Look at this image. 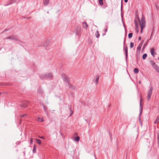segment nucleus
I'll list each match as a JSON object with an SVG mask.
<instances>
[{"instance_id":"1a4fd4ad","label":"nucleus","mask_w":159,"mask_h":159,"mask_svg":"<svg viewBox=\"0 0 159 159\" xmlns=\"http://www.w3.org/2000/svg\"><path fill=\"white\" fill-rule=\"evenodd\" d=\"M82 27L84 28L87 29L88 27V25L86 22H82Z\"/></svg>"},{"instance_id":"c85d7f7f","label":"nucleus","mask_w":159,"mask_h":159,"mask_svg":"<svg viewBox=\"0 0 159 159\" xmlns=\"http://www.w3.org/2000/svg\"><path fill=\"white\" fill-rule=\"evenodd\" d=\"M148 43V41H147L146 43H145L144 44L143 48V50L145 48V47L147 45Z\"/></svg>"},{"instance_id":"5701e85b","label":"nucleus","mask_w":159,"mask_h":159,"mask_svg":"<svg viewBox=\"0 0 159 159\" xmlns=\"http://www.w3.org/2000/svg\"><path fill=\"white\" fill-rule=\"evenodd\" d=\"M142 47V46H141V45H140V44H139L137 48V51L140 52Z\"/></svg>"},{"instance_id":"6e6552de","label":"nucleus","mask_w":159,"mask_h":159,"mask_svg":"<svg viewBox=\"0 0 159 159\" xmlns=\"http://www.w3.org/2000/svg\"><path fill=\"white\" fill-rule=\"evenodd\" d=\"M99 79V76L98 75H96V76L94 78L93 80L94 82L95 83L96 85L98 84V80Z\"/></svg>"},{"instance_id":"9b49d317","label":"nucleus","mask_w":159,"mask_h":159,"mask_svg":"<svg viewBox=\"0 0 159 159\" xmlns=\"http://www.w3.org/2000/svg\"><path fill=\"white\" fill-rule=\"evenodd\" d=\"M16 0H11L10 1H8V3L7 4H5L4 5L5 6H7L8 5H10L14 3L15 2Z\"/></svg>"},{"instance_id":"37998d69","label":"nucleus","mask_w":159,"mask_h":159,"mask_svg":"<svg viewBox=\"0 0 159 159\" xmlns=\"http://www.w3.org/2000/svg\"><path fill=\"white\" fill-rule=\"evenodd\" d=\"M125 41H126V40H125V38L124 40V43H123V44H124V46L125 45Z\"/></svg>"},{"instance_id":"864d4df0","label":"nucleus","mask_w":159,"mask_h":159,"mask_svg":"<svg viewBox=\"0 0 159 159\" xmlns=\"http://www.w3.org/2000/svg\"><path fill=\"white\" fill-rule=\"evenodd\" d=\"M1 93H0V95H1Z\"/></svg>"},{"instance_id":"3c124183","label":"nucleus","mask_w":159,"mask_h":159,"mask_svg":"<svg viewBox=\"0 0 159 159\" xmlns=\"http://www.w3.org/2000/svg\"><path fill=\"white\" fill-rule=\"evenodd\" d=\"M94 155L95 157V153H94Z\"/></svg>"},{"instance_id":"ddd939ff","label":"nucleus","mask_w":159,"mask_h":159,"mask_svg":"<svg viewBox=\"0 0 159 159\" xmlns=\"http://www.w3.org/2000/svg\"><path fill=\"white\" fill-rule=\"evenodd\" d=\"M49 0H43V4L44 6H47L49 3Z\"/></svg>"},{"instance_id":"423d86ee","label":"nucleus","mask_w":159,"mask_h":159,"mask_svg":"<svg viewBox=\"0 0 159 159\" xmlns=\"http://www.w3.org/2000/svg\"><path fill=\"white\" fill-rule=\"evenodd\" d=\"M29 103L28 101H24L23 103L20 104V106L22 107L25 108L27 106V105Z\"/></svg>"},{"instance_id":"412c9836","label":"nucleus","mask_w":159,"mask_h":159,"mask_svg":"<svg viewBox=\"0 0 159 159\" xmlns=\"http://www.w3.org/2000/svg\"><path fill=\"white\" fill-rule=\"evenodd\" d=\"M36 152V146L34 145L33 146V153H35Z\"/></svg>"},{"instance_id":"c756f323","label":"nucleus","mask_w":159,"mask_h":159,"mask_svg":"<svg viewBox=\"0 0 159 159\" xmlns=\"http://www.w3.org/2000/svg\"><path fill=\"white\" fill-rule=\"evenodd\" d=\"M134 46V44L132 42H131L130 43V48H132Z\"/></svg>"},{"instance_id":"e433bc0d","label":"nucleus","mask_w":159,"mask_h":159,"mask_svg":"<svg viewBox=\"0 0 159 159\" xmlns=\"http://www.w3.org/2000/svg\"><path fill=\"white\" fill-rule=\"evenodd\" d=\"M107 28L106 27V28H105L104 29V31L105 32V33H106L107 32Z\"/></svg>"},{"instance_id":"2f4dec72","label":"nucleus","mask_w":159,"mask_h":159,"mask_svg":"<svg viewBox=\"0 0 159 159\" xmlns=\"http://www.w3.org/2000/svg\"><path fill=\"white\" fill-rule=\"evenodd\" d=\"M134 23L135 24V26L136 27V28H138V24L137 21L135 20H134Z\"/></svg>"},{"instance_id":"aec40b11","label":"nucleus","mask_w":159,"mask_h":159,"mask_svg":"<svg viewBox=\"0 0 159 159\" xmlns=\"http://www.w3.org/2000/svg\"><path fill=\"white\" fill-rule=\"evenodd\" d=\"M141 116H140L139 115V121L140 123L141 124V125L142 126V120L141 119Z\"/></svg>"},{"instance_id":"c03bdc74","label":"nucleus","mask_w":159,"mask_h":159,"mask_svg":"<svg viewBox=\"0 0 159 159\" xmlns=\"http://www.w3.org/2000/svg\"><path fill=\"white\" fill-rule=\"evenodd\" d=\"M128 0H124V2L126 3L128 2Z\"/></svg>"},{"instance_id":"6ab92c4d","label":"nucleus","mask_w":159,"mask_h":159,"mask_svg":"<svg viewBox=\"0 0 159 159\" xmlns=\"http://www.w3.org/2000/svg\"><path fill=\"white\" fill-rule=\"evenodd\" d=\"M159 73V67L157 65L154 68Z\"/></svg>"},{"instance_id":"473e14b6","label":"nucleus","mask_w":159,"mask_h":159,"mask_svg":"<svg viewBox=\"0 0 159 159\" xmlns=\"http://www.w3.org/2000/svg\"><path fill=\"white\" fill-rule=\"evenodd\" d=\"M27 116V114H24L22 115H20V117H23L24 116Z\"/></svg>"},{"instance_id":"20e7f679","label":"nucleus","mask_w":159,"mask_h":159,"mask_svg":"<svg viewBox=\"0 0 159 159\" xmlns=\"http://www.w3.org/2000/svg\"><path fill=\"white\" fill-rule=\"evenodd\" d=\"M153 90V87H151L149 89L148 92V93L147 96V99L149 101L150 99L151 95H152V91Z\"/></svg>"},{"instance_id":"f257e3e1","label":"nucleus","mask_w":159,"mask_h":159,"mask_svg":"<svg viewBox=\"0 0 159 159\" xmlns=\"http://www.w3.org/2000/svg\"><path fill=\"white\" fill-rule=\"evenodd\" d=\"M61 76L64 82L67 84V85L69 86L70 89L74 90L76 89V86L70 84V79L66 75L62 74L61 75Z\"/></svg>"},{"instance_id":"a878e982","label":"nucleus","mask_w":159,"mask_h":159,"mask_svg":"<svg viewBox=\"0 0 159 159\" xmlns=\"http://www.w3.org/2000/svg\"><path fill=\"white\" fill-rule=\"evenodd\" d=\"M80 137L78 136L75 138V140L76 141H79L80 140Z\"/></svg>"},{"instance_id":"dca6fc26","label":"nucleus","mask_w":159,"mask_h":159,"mask_svg":"<svg viewBox=\"0 0 159 159\" xmlns=\"http://www.w3.org/2000/svg\"><path fill=\"white\" fill-rule=\"evenodd\" d=\"M37 120L40 122H42L44 121V120L43 118L40 119V118L39 117H38L37 118Z\"/></svg>"},{"instance_id":"4468645a","label":"nucleus","mask_w":159,"mask_h":159,"mask_svg":"<svg viewBox=\"0 0 159 159\" xmlns=\"http://www.w3.org/2000/svg\"><path fill=\"white\" fill-rule=\"evenodd\" d=\"M150 63L154 68L155 66H157V65L155 64V63L152 61H150Z\"/></svg>"},{"instance_id":"603ef678","label":"nucleus","mask_w":159,"mask_h":159,"mask_svg":"<svg viewBox=\"0 0 159 159\" xmlns=\"http://www.w3.org/2000/svg\"><path fill=\"white\" fill-rule=\"evenodd\" d=\"M139 83H141L140 81H139Z\"/></svg>"},{"instance_id":"79ce46f5","label":"nucleus","mask_w":159,"mask_h":159,"mask_svg":"<svg viewBox=\"0 0 159 159\" xmlns=\"http://www.w3.org/2000/svg\"><path fill=\"white\" fill-rule=\"evenodd\" d=\"M156 119L158 121H159V116H157Z\"/></svg>"},{"instance_id":"f8f14e48","label":"nucleus","mask_w":159,"mask_h":159,"mask_svg":"<svg viewBox=\"0 0 159 159\" xmlns=\"http://www.w3.org/2000/svg\"><path fill=\"white\" fill-rule=\"evenodd\" d=\"M150 52H151V53L152 56L153 57H155L154 54L155 53L154 49L153 48H152L151 49Z\"/></svg>"},{"instance_id":"f3484780","label":"nucleus","mask_w":159,"mask_h":159,"mask_svg":"<svg viewBox=\"0 0 159 159\" xmlns=\"http://www.w3.org/2000/svg\"><path fill=\"white\" fill-rule=\"evenodd\" d=\"M95 34L96 37L97 38H98L99 37V36H100V34L99 33V32L98 30H97L96 31Z\"/></svg>"},{"instance_id":"cd10ccee","label":"nucleus","mask_w":159,"mask_h":159,"mask_svg":"<svg viewBox=\"0 0 159 159\" xmlns=\"http://www.w3.org/2000/svg\"><path fill=\"white\" fill-rule=\"evenodd\" d=\"M100 4L101 5H102L103 4V0H98Z\"/></svg>"},{"instance_id":"ea45409f","label":"nucleus","mask_w":159,"mask_h":159,"mask_svg":"<svg viewBox=\"0 0 159 159\" xmlns=\"http://www.w3.org/2000/svg\"><path fill=\"white\" fill-rule=\"evenodd\" d=\"M8 30H3L2 32H1V33H4V32H6V31H8Z\"/></svg>"},{"instance_id":"9d476101","label":"nucleus","mask_w":159,"mask_h":159,"mask_svg":"<svg viewBox=\"0 0 159 159\" xmlns=\"http://www.w3.org/2000/svg\"><path fill=\"white\" fill-rule=\"evenodd\" d=\"M143 107L141 106V98L140 102V113L139 115L141 116L142 111Z\"/></svg>"},{"instance_id":"4c0bfd02","label":"nucleus","mask_w":159,"mask_h":159,"mask_svg":"<svg viewBox=\"0 0 159 159\" xmlns=\"http://www.w3.org/2000/svg\"><path fill=\"white\" fill-rule=\"evenodd\" d=\"M30 143L31 144H32L33 143V140L32 138H31L30 139Z\"/></svg>"},{"instance_id":"a18cd8bd","label":"nucleus","mask_w":159,"mask_h":159,"mask_svg":"<svg viewBox=\"0 0 159 159\" xmlns=\"http://www.w3.org/2000/svg\"><path fill=\"white\" fill-rule=\"evenodd\" d=\"M141 39V37H139V40H140Z\"/></svg>"},{"instance_id":"393cba45","label":"nucleus","mask_w":159,"mask_h":159,"mask_svg":"<svg viewBox=\"0 0 159 159\" xmlns=\"http://www.w3.org/2000/svg\"><path fill=\"white\" fill-rule=\"evenodd\" d=\"M134 71L135 73H137L139 72V70L138 68H135L134 69Z\"/></svg>"},{"instance_id":"7c9ffc66","label":"nucleus","mask_w":159,"mask_h":159,"mask_svg":"<svg viewBox=\"0 0 159 159\" xmlns=\"http://www.w3.org/2000/svg\"><path fill=\"white\" fill-rule=\"evenodd\" d=\"M157 139L158 141V146L159 147V134H157Z\"/></svg>"},{"instance_id":"de8ad7c7","label":"nucleus","mask_w":159,"mask_h":159,"mask_svg":"<svg viewBox=\"0 0 159 159\" xmlns=\"http://www.w3.org/2000/svg\"><path fill=\"white\" fill-rule=\"evenodd\" d=\"M60 134L61 136H63L61 132H60Z\"/></svg>"},{"instance_id":"2eb2a0df","label":"nucleus","mask_w":159,"mask_h":159,"mask_svg":"<svg viewBox=\"0 0 159 159\" xmlns=\"http://www.w3.org/2000/svg\"><path fill=\"white\" fill-rule=\"evenodd\" d=\"M35 139L36 140V142L39 145L41 144V142L40 140L38 139Z\"/></svg>"},{"instance_id":"49530a36","label":"nucleus","mask_w":159,"mask_h":159,"mask_svg":"<svg viewBox=\"0 0 159 159\" xmlns=\"http://www.w3.org/2000/svg\"><path fill=\"white\" fill-rule=\"evenodd\" d=\"M73 112H71V113L70 114V116H71V115H73Z\"/></svg>"},{"instance_id":"72a5a7b5","label":"nucleus","mask_w":159,"mask_h":159,"mask_svg":"<svg viewBox=\"0 0 159 159\" xmlns=\"http://www.w3.org/2000/svg\"><path fill=\"white\" fill-rule=\"evenodd\" d=\"M39 138L40 139H45V137L43 136H39Z\"/></svg>"},{"instance_id":"a211bd4d","label":"nucleus","mask_w":159,"mask_h":159,"mask_svg":"<svg viewBox=\"0 0 159 159\" xmlns=\"http://www.w3.org/2000/svg\"><path fill=\"white\" fill-rule=\"evenodd\" d=\"M37 92L38 93H43V90L41 88H39L38 89Z\"/></svg>"},{"instance_id":"5fc2aeb1","label":"nucleus","mask_w":159,"mask_h":159,"mask_svg":"<svg viewBox=\"0 0 159 159\" xmlns=\"http://www.w3.org/2000/svg\"><path fill=\"white\" fill-rule=\"evenodd\" d=\"M158 60H159V57L158 58Z\"/></svg>"},{"instance_id":"4be33fe9","label":"nucleus","mask_w":159,"mask_h":159,"mask_svg":"<svg viewBox=\"0 0 159 159\" xmlns=\"http://www.w3.org/2000/svg\"><path fill=\"white\" fill-rule=\"evenodd\" d=\"M42 105L43 107V109L44 111L45 112H47V107L44 104H42Z\"/></svg>"},{"instance_id":"7ed1b4c3","label":"nucleus","mask_w":159,"mask_h":159,"mask_svg":"<svg viewBox=\"0 0 159 159\" xmlns=\"http://www.w3.org/2000/svg\"><path fill=\"white\" fill-rule=\"evenodd\" d=\"M39 76L41 80L51 78L53 77V76L51 73H48L44 75H41Z\"/></svg>"},{"instance_id":"a19ab883","label":"nucleus","mask_w":159,"mask_h":159,"mask_svg":"<svg viewBox=\"0 0 159 159\" xmlns=\"http://www.w3.org/2000/svg\"><path fill=\"white\" fill-rule=\"evenodd\" d=\"M69 109H70V111L71 112L72 110H71V109L70 107V106H69Z\"/></svg>"},{"instance_id":"f03ea898","label":"nucleus","mask_w":159,"mask_h":159,"mask_svg":"<svg viewBox=\"0 0 159 159\" xmlns=\"http://www.w3.org/2000/svg\"><path fill=\"white\" fill-rule=\"evenodd\" d=\"M138 20L139 22V24L141 27V33H142V31L143 30V29L144 28L145 26V20L144 17L143 16V14H142V18H141V20H140V18L138 16L137 17Z\"/></svg>"},{"instance_id":"39448f33","label":"nucleus","mask_w":159,"mask_h":159,"mask_svg":"<svg viewBox=\"0 0 159 159\" xmlns=\"http://www.w3.org/2000/svg\"><path fill=\"white\" fill-rule=\"evenodd\" d=\"M123 50L125 52V59L127 61L128 57V47L127 46H125L124 45Z\"/></svg>"},{"instance_id":"09e8293b","label":"nucleus","mask_w":159,"mask_h":159,"mask_svg":"<svg viewBox=\"0 0 159 159\" xmlns=\"http://www.w3.org/2000/svg\"><path fill=\"white\" fill-rule=\"evenodd\" d=\"M105 35H106V34L105 33H103V34H102V36H104Z\"/></svg>"},{"instance_id":"c9c22d12","label":"nucleus","mask_w":159,"mask_h":159,"mask_svg":"<svg viewBox=\"0 0 159 159\" xmlns=\"http://www.w3.org/2000/svg\"><path fill=\"white\" fill-rule=\"evenodd\" d=\"M144 42V40H142V42H141V43L139 44L140 45H141V46H142Z\"/></svg>"},{"instance_id":"0eeeda50","label":"nucleus","mask_w":159,"mask_h":159,"mask_svg":"<svg viewBox=\"0 0 159 159\" xmlns=\"http://www.w3.org/2000/svg\"><path fill=\"white\" fill-rule=\"evenodd\" d=\"M6 39H12L15 41L18 40V38L16 36L14 35H11L10 36L8 37Z\"/></svg>"},{"instance_id":"b1692460","label":"nucleus","mask_w":159,"mask_h":159,"mask_svg":"<svg viewBox=\"0 0 159 159\" xmlns=\"http://www.w3.org/2000/svg\"><path fill=\"white\" fill-rule=\"evenodd\" d=\"M147 56V55L146 53L144 54L142 56V58L143 60H144L146 59Z\"/></svg>"},{"instance_id":"bb28decb","label":"nucleus","mask_w":159,"mask_h":159,"mask_svg":"<svg viewBox=\"0 0 159 159\" xmlns=\"http://www.w3.org/2000/svg\"><path fill=\"white\" fill-rule=\"evenodd\" d=\"M133 36V33H129L128 34V38L129 39H130L132 38Z\"/></svg>"},{"instance_id":"f704fd0d","label":"nucleus","mask_w":159,"mask_h":159,"mask_svg":"<svg viewBox=\"0 0 159 159\" xmlns=\"http://www.w3.org/2000/svg\"><path fill=\"white\" fill-rule=\"evenodd\" d=\"M144 42V40H142V42H141V43L139 44L140 45H141V46H142Z\"/></svg>"},{"instance_id":"8fccbe9b","label":"nucleus","mask_w":159,"mask_h":159,"mask_svg":"<svg viewBox=\"0 0 159 159\" xmlns=\"http://www.w3.org/2000/svg\"><path fill=\"white\" fill-rule=\"evenodd\" d=\"M122 4H121V9H122Z\"/></svg>"},{"instance_id":"58836bf2","label":"nucleus","mask_w":159,"mask_h":159,"mask_svg":"<svg viewBox=\"0 0 159 159\" xmlns=\"http://www.w3.org/2000/svg\"><path fill=\"white\" fill-rule=\"evenodd\" d=\"M158 121V120H157V119H156L155 121L154 122V123L155 124H156L157 123V122Z\"/></svg>"}]
</instances>
